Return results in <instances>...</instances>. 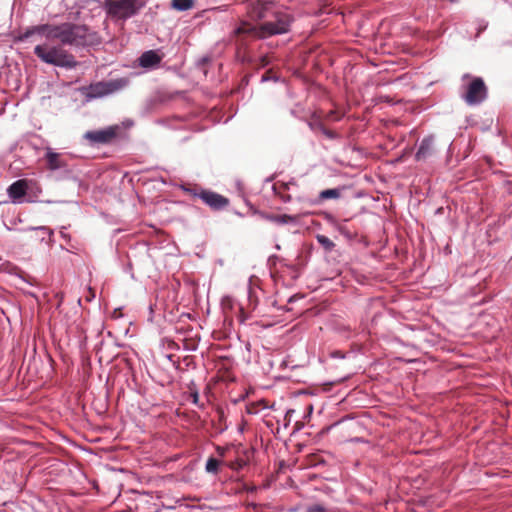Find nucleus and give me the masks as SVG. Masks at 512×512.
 Returning <instances> with one entry per match:
<instances>
[{
	"instance_id": "39448f33",
	"label": "nucleus",
	"mask_w": 512,
	"mask_h": 512,
	"mask_svg": "<svg viewBox=\"0 0 512 512\" xmlns=\"http://www.w3.org/2000/svg\"><path fill=\"white\" fill-rule=\"evenodd\" d=\"M291 17L284 12H273L271 19L259 25V37L285 34L290 30Z\"/></svg>"
},
{
	"instance_id": "72a5a7b5",
	"label": "nucleus",
	"mask_w": 512,
	"mask_h": 512,
	"mask_svg": "<svg viewBox=\"0 0 512 512\" xmlns=\"http://www.w3.org/2000/svg\"><path fill=\"white\" fill-rule=\"evenodd\" d=\"M5 227H6L7 230H12V228L7 226V225H5Z\"/></svg>"
},
{
	"instance_id": "1a4fd4ad",
	"label": "nucleus",
	"mask_w": 512,
	"mask_h": 512,
	"mask_svg": "<svg viewBox=\"0 0 512 512\" xmlns=\"http://www.w3.org/2000/svg\"><path fill=\"white\" fill-rule=\"evenodd\" d=\"M26 192L27 182L22 179L13 182L7 189L8 196L14 204L23 203Z\"/></svg>"
},
{
	"instance_id": "7c9ffc66",
	"label": "nucleus",
	"mask_w": 512,
	"mask_h": 512,
	"mask_svg": "<svg viewBox=\"0 0 512 512\" xmlns=\"http://www.w3.org/2000/svg\"><path fill=\"white\" fill-rule=\"evenodd\" d=\"M281 187H283L284 189H288V184L287 183H281Z\"/></svg>"
},
{
	"instance_id": "20e7f679",
	"label": "nucleus",
	"mask_w": 512,
	"mask_h": 512,
	"mask_svg": "<svg viewBox=\"0 0 512 512\" xmlns=\"http://www.w3.org/2000/svg\"><path fill=\"white\" fill-rule=\"evenodd\" d=\"M466 79H470V82L462 85L461 98L469 106L480 105L487 98V87L483 79L464 74L462 80Z\"/></svg>"
},
{
	"instance_id": "2eb2a0df",
	"label": "nucleus",
	"mask_w": 512,
	"mask_h": 512,
	"mask_svg": "<svg viewBox=\"0 0 512 512\" xmlns=\"http://www.w3.org/2000/svg\"><path fill=\"white\" fill-rule=\"evenodd\" d=\"M194 5V0H172L171 7L177 11H187Z\"/></svg>"
},
{
	"instance_id": "423d86ee",
	"label": "nucleus",
	"mask_w": 512,
	"mask_h": 512,
	"mask_svg": "<svg viewBox=\"0 0 512 512\" xmlns=\"http://www.w3.org/2000/svg\"><path fill=\"white\" fill-rule=\"evenodd\" d=\"M141 8L137 0H107V13L116 19L126 20L131 18Z\"/></svg>"
},
{
	"instance_id": "9d476101",
	"label": "nucleus",
	"mask_w": 512,
	"mask_h": 512,
	"mask_svg": "<svg viewBox=\"0 0 512 512\" xmlns=\"http://www.w3.org/2000/svg\"><path fill=\"white\" fill-rule=\"evenodd\" d=\"M434 153V136L428 135L424 137L415 154L416 161H425L430 158Z\"/></svg>"
},
{
	"instance_id": "a878e982",
	"label": "nucleus",
	"mask_w": 512,
	"mask_h": 512,
	"mask_svg": "<svg viewBox=\"0 0 512 512\" xmlns=\"http://www.w3.org/2000/svg\"><path fill=\"white\" fill-rule=\"evenodd\" d=\"M191 398H192V403L199 406V407H203V405H200L199 404V393L197 391H194L191 393Z\"/></svg>"
},
{
	"instance_id": "5701e85b",
	"label": "nucleus",
	"mask_w": 512,
	"mask_h": 512,
	"mask_svg": "<svg viewBox=\"0 0 512 512\" xmlns=\"http://www.w3.org/2000/svg\"><path fill=\"white\" fill-rule=\"evenodd\" d=\"M308 124V127L312 130V131H319L323 128V123L321 121H308L307 122Z\"/></svg>"
},
{
	"instance_id": "4be33fe9",
	"label": "nucleus",
	"mask_w": 512,
	"mask_h": 512,
	"mask_svg": "<svg viewBox=\"0 0 512 512\" xmlns=\"http://www.w3.org/2000/svg\"><path fill=\"white\" fill-rule=\"evenodd\" d=\"M305 512H327V509L322 504H313L307 506Z\"/></svg>"
},
{
	"instance_id": "0eeeda50",
	"label": "nucleus",
	"mask_w": 512,
	"mask_h": 512,
	"mask_svg": "<svg viewBox=\"0 0 512 512\" xmlns=\"http://www.w3.org/2000/svg\"><path fill=\"white\" fill-rule=\"evenodd\" d=\"M182 189L185 192H188L195 197L200 198L205 204H207L209 207H211L214 210H221L225 208L229 204V200L213 191L209 190H201L199 193L196 192L195 189L186 188L185 186H182Z\"/></svg>"
},
{
	"instance_id": "ddd939ff",
	"label": "nucleus",
	"mask_w": 512,
	"mask_h": 512,
	"mask_svg": "<svg viewBox=\"0 0 512 512\" xmlns=\"http://www.w3.org/2000/svg\"><path fill=\"white\" fill-rule=\"evenodd\" d=\"M265 218L271 222H274L278 225H285V224H290V223H297L298 221V217L297 216H294V215H287V214H282V215H266Z\"/></svg>"
},
{
	"instance_id": "2f4dec72",
	"label": "nucleus",
	"mask_w": 512,
	"mask_h": 512,
	"mask_svg": "<svg viewBox=\"0 0 512 512\" xmlns=\"http://www.w3.org/2000/svg\"><path fill=\"white\" fill-rule=\"evenodd\" d=\"M291 114H292L294 117H297V114H296V111H295V110H291Z\"/></svg>"
},
{
	"instance_id": "a211bd4d",
	"label": "nucleus",
	"mask_w": 512,
	"mask_h": 512,
	"mask_svg": "<svg viewBox=\"0 0 512 512\" xmlns=\"http://www.w3.org/2000/svg\"><path fill=\"white\" fill-rule=\"evenodd\" d=\"M220 463L221 462L218 459L214 457H209L205 465L206 472L211 474H217L219 471Z\"/></svg>"
},
{
	"instance_id": "f3484780",
	"label": "nucleus",
	"mask_w": 512,
	"mask_h": 512,
	"mask_svg": "<svg viewBox=\"0 0 512 512\" xmlns=\"http://www.w3.org/2000/svg\"><path fill=\"white\" fill-rule=\"evenodd\" d=\"M341 196V190L339 188L326 189L320 192V200L326 199H338Z\"/></svg>"
},
{
	"instance_id": "f257e3e1",
	"label": "nucleus",
	"mask_w": 512,
	"mask_h": 512,
	"mask_svg": "<svg viewBox=\"0 0 512 512\" xmlns=\"http://www.w3.org/2000/svg\"><path fill=\"white\" fill-rule=\"evenodd\" d=\"M89 29L86 25L64 22L59 25L42 24L32 26L20 37L21 40L28 39L34 35L44 36L47 40H58L61 46L82 48L89 43Z\"/></svg>"
},
{
	"instance_id": "9b49d317",
	"label": "nucleus",
	"mask_w": 512,
	"mask_h": 512,
	"mask_svg": "<svg viewBox=\"0 0 512 512\" xmlns=\"http://www.w3.org/2000/svg\"><path fill=\"white\" fill-rule=\"evenodd\" d=\"M45 161L47 168L51 171H56L67 166L66 161L60 153L54 152L50 147L46 149Z\"/></svg>"
},
{
	"instance_id": "f8f14e48",
	"label": "nucleus",
	"mask_w": 512,
	"mask_h": 512,
	"mask_svg": "<svg viewBox=\"0 0 512 512\" xmlns=\"http://www.w3.org/2000/svg\"><path fill=\"white\" fill-rule=\"evenodd\" d=\"M161 62V57L154 50H148L142 53L138 59L139 66L142 68H154Z\"/></svg>"
},
{
	"instance_id": "aec40b11",
	"label": "nucleus",
	"mask_w": 512,
	"mask_h": 512,
	"mask_svg": "<svg viewBox=\"0 0 512 512\" xmlns=\"http://www.w3.org/2000/svg\"><path fill=\"white\" fill-rule=\"evenodd\" d=\"M273 6L272 2H266L260 5L259 11H258V18L265 19L268 18V11Z\"/></svg>"
},
{
	"instance_id": "473e14b6",
	"label": "nucleus",
	"mask_w": 512,
	"mask_h": 512,
	"mask_svg": "<svg viewBox=\"0 0 512 512\" xmlns=\"http://www.w3.org/2000/svg\"><path fill=\"white\" fill-rule=\"evenodd\" d=\"M61 236L64 237V238L67 237V235L63 231H61Z\"/></svg>"
},
{
	"instance_id": "c756f323",
	"label": "nucleus",
	"mask_w": 512,
	"mask_h": 512,
	"mask_svg": "<svg viewBox=\"0 0 512 512\" xmlns=\"http://www.w3.org/2000/svg\"><path fill=\"white\" fill-rule=\"evenodd\" d=\"M307 412H308V416L313 412V406L312 405H308L307 406Z\"/></svg>"
},
{
	"instance_id": "c85d7f7f",
	"label": "nucleus",
	"mask_w": 512,
	"mask_h": 512,
	"mask_svg": "<svg viewBox=\"0 0 512 512\" xmlns=\"http://www.w3.org/2000/svg\"><path fill=\"white\" fill-rule=\"evenodd\" d=\"M217 452H218L221 456H223V455H224V449H223L222 447H220V446H217Z\"/></svg>"
},
{
	"instance_id": "6e6552de",
	"label": "nucleus",
	"mask_w": 512,
	"mask_h": 512,
	"mask_svg": "<svg viewBox=\"0 0 512 512\" xmlns=\"http://www.w3.org/2000/svg\"><path fill=\"white\" fill-rule=\"evenodd\" d=\"M117 131V126H108L104 129L86 131L83 138L92 146L105 145L111 143L116 138Z\"/></svg>"
},
{
	"instance_id": "7ed1b4c3",
	"label": "nucleus",
	"mask_w": 512,
	"mask_h": 512,
	"mask_svg": "<svg viewBox=\"0 0 512 512\" xmlns=\"http://www.w3.org/2000/svg\"><path fill=\"white\" fill-rule=\"evenodd\" d=\"M128 81L118 78L109 81H99L81 88V94L86 101H92L120 91L127 85Z\"/></svg>"
},
{
	"instance_id": "4468645a",
	"label": "nucleus",
	"mask_w": 512,
	"mask_h": 512,
	"mask_svg": "<svg viewBox=\"0 0 512 512\" xmlns=\"http://www.w3.org/2000/svg\"><path fill=\"white\" fill-rule=\"evenodd\" d=\"M18 231H20V232H28V231L39 232L40 233V235H39L40 241H44L46 236L51 238L53 235V230H51L47 226H28L26 228L18 229Z\"/></svg>"
},
{
	"instance_id": "412c9836",
	"label": "nucleus",
	"mask_w": 512,
	"mask_h": 512,
	"mask_svg": "<svg viewBox=\"0 0 512 512\" xmlns=\"http://www.w3.org/2000/svg\"><path fill=\"white\" fill-rule=\"evenodd\" d=\"M280 80V77L277 76V75H273L271 73V71H267L265 74H263L261 76V79H260V82L261 83H265V82H268V81H274V82H278Z\"/></svg>"
},
{
	"instance_id": "f03ea898",
	"label": "nucleus",
	"mask_w": 512,
	"mask_h": 512,
	"mask_svg": "<svg viewBox=\"0 0 512 512\" xmlns=\"http://www.w3.org/2000/svg\"><path fill=\"white\" fill-rule=\"evenodd\" d=\"M34 54L44 63L67 70L74 69L78 62L75 57L60 44H39L34 47Z\"/></svg>"
},
{
	"instance_id": "6ab92c4d",
	"label": "nucleus",
	"mask_w": 512,
	"mask_h": 512,
	"mask_svg": "<svg viewBox=\"0 0 512 512\" xmlns=\"http://www.w3.org/2000/svg\"><path fill=\"white\" fill-rule=\"evenodd\" d=\"M234 33L236 35H241V34H255L257 36H259V27L256 28V27H250L246 24H242L240 25L239 27H237L235 30H234Z\"/></svg>"
},
{
	"instance_id": "dca6fc26",
	"label": "nucleus",
	"mask_w": 512,
	"mask_h": 512,
	"mask_svg": "<svg viewBox=\"0 0 512 512\" xmlns=\"http://www.w3.org/2000/svg\"><path fill=\"white\" fill-rule=\"evenodd\" d=\"M316 240L325 249L326 252H331L335 247L334 242L325 235L318 234L316 236Z\"/></svg>"
},
{
	"instance_id": "b1692460",
	"label": "nucleus",
	"mask_w": 512,
	"mask_h": 512,
	"mask_svg": "<svg viewBox=\"0 0 512 512\" xmlns=\"http://www.w3.org/2000/svg\"><path fill=\"white\" fill-rule=\"evenodd\" d=\"M273 190L274 192L279 195V197L281 198V200L284 202V203H287L291 200V196L290 195H284V194H281L280 192H278V183L274 184L273 185Z\"/></svg>"
},
{
	"instance_id": "cd10ccee",
	"label": "nucleus",
	"mask_w": 512,
	"mask_h": 512,
	"mask_svg": "<svg viewBox=\"0 0 512 512\" xmlns=\"http://www.w3.org/2000/svg\"><path fill=\"white\" fill-rule=\"evenodd\" d=\"M294 412H295V410H293V409H289V410H287L286 415H285V418H286V419H288V420L290 421V418H291V416H292V414H293Z\"/></svg>"
},
{
	"instance_id": "bb28decb",
	"label": "nucleus",
	"mask_w": 512,
	"mask_h": 512,
	"mask_svg": "<svg viewBox=\"0 0 512 512\" xmlns=\"http://www.w3.org/2000/svg\"><path fill=\"white\" fill-rule=\"evenodd\" d=\"M487 27V23H485L484 21H482L480 24H479V27H478V33H477V36H479V34L485 30Z\"/></svg>"
},
{
	"instance_id": "f704fd0d",
	"label": "nucleus",
	"mask_w": 512,
	"mask_h": 512,
	"mask_svg": "<svg viewBox=\"0 0 512 512\" xmlns=\"http://www.w3.org/2000/svg\"><path fill=\"white\" fill-rule=\"evenodd\" d=\"M450 2H458L459 0H449Z\"/></svg>"
},
{
	"instance_id": "393cba45",
	"label": "nucleus",
	"mask_w": 512,
	"mask_h": 512,
	"mask_svg": "<svg viewBox=\"0 0 512 512\" xmlns=\"http://www.w3.org/2000/svg\"><path fill=\"white\" fill-rule=\"evenodd\" d=\"M320 132L329 139H335L337 137L336 133L327 129L325 126H323V128L320 130Z\"/></svg>"
}]
</instances>
